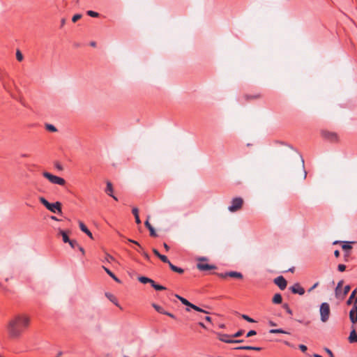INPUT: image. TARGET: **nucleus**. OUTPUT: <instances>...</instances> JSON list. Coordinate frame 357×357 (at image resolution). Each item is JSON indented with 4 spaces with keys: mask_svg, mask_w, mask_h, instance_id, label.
<instances>
[{
    "mask_svg": "<svg viewBox=\"0 0 357 357\" xmlns=\"http://www.w3.org/2000/svg\"><path fill=\"white\" fill-rule=\"evenodd\" d=\"M29 319L25 315H17L8 324L9 335L13 338L19 337L28 328Z\"/></svg>",
    "mask_w": 357,
    "mask_h": 357,
    "instance_id": "obj_1",
    "label": "nucleus"
},
{
    "mask_svg": "<svg viewBox=\"0 0 357 357\" xmlns=\"http://www.w3.org/2000/svg\"><path fill=\"white\" fill-rule=\"evenodd\" d=\"M40 202L43 204L49 211L52 213H61V203L59 202H56L54 203L49 202L45 198L41 197L39 199Z\"/></svg>",
    "mask_w": 357,
    "mask_h": 357,
    "instance_id": "obj_2",
    "label": "nucleus"
},
{
    "mask_svg": "<svg viewBox=\"0 0 357 357\" xmlns=\"http://www.w3.org/2000/svg\"><path fill=\"white\" fill-rule=\"evenodd\" d=\"M197 261V268L201 271H207L217 268L216 266L207 264L208 259L205 257L198 258Z\"/></svg>",
    "mask_w": 357,
    "mask_h": 357,
    "instance_id": "obj_3",
    "label": "nucleus"
},
{
    "mask_svg": "<svg viewBox=\"0 0 357 357\" xmlns=\"http://www.w3.org/2000/svg\"><path fill=\"white\" fill-rule=\"evenodd\" d=\"M320 316L322 322H326L329 319L331 310L328 303H322L320 305Z\"/></svg>",
    "mask_w": 357,
    "mask_h": 357,
    "instance_id": "obj_4",
    "label": "nucleus"
},
{
    "mask_svg": "<svg viewBox=\"0 0 357 357\" xmlns=\"http://www.w3.org/2000/svg\"><path fill=\"white\" fill-rule=\"evenodd\" d=\"M43 176L48 179L49 181L52 183L58 184L60 185H64L66 183V181L63 178L53 175L47 172H44L43 173Z\"/></svg>",
    "mask_w": 357,
    "mask_h": 357,
    "instance_id": "obj_5",
    "label": "nucleus"
},
{
    "mask_svg": "<svg viewBox=\"0 0 357 357\" xmlns=\"http://www.w3.org/2000/svg\"><path fill=\"white\" fill-rule=\"evenodd\" d=\"M243 204V200L241 197L234 198L231 201V206H229L228 209L231 212H235L239 210Z\"/></svg>",
    "mask_w": 357,
    "mask_h": 357,
    "instance_id": "obj_6",
    "label": "nucleus"
},
{
    "mask_svg": "<svg viewBox=\"0 0 357 357\" xmlns=\"http://www.w3.org/2000/svg\"><path fill=\"white\" fill-rule=\"evenodd\" d=\"M321 136L325 139L331 142H335L338 140V137L335 132H329L327 130H323L321 132Z\"/></svg>",
    "mask_w": 357,
    "mask_h": 357,
    "instance_id": "obj_7",
    "label": "nucleus"
},
{
    "mask_svg": "<svg viewBox=\"0 0 357 357\" xmlns=\"http://www.w3.org/2000/svg\"><path fill=\"white\" fill-rule=\"evenodd\" d=\"M219 340L226 343H241L243 342V340H232L227 334H219Z\"/></svg>",
    "mask_w": 357,
    "mask_h": 357,
    "instance_id": "obj_8",
    "label": "nucleus"
},
{
    "mask_svg": "<svg viewBox=\"0 0 357 357\" xmlns=\"http://www.w3.org/2000/svg\"><path fill=\"white\" fill-rule=\"evenodd\" d=\"M274 283L278 286L281 290H284L287 285V280L283 276H278L274 279Z\"/></svg>",
    "mask_w": 357,
    "mask_h": 357,
    "instance_id": "obj_9",
    "label": "nucleus"
},
{
    "mask_svg": "<svg viewBox=\"0 0 357 357\" xmlns=\"http://www.w3.org/2000/svg\"><path fill=\"white\" fill-rule=\"evenodd\" d=\"M289 289L293 294L303 295L305 294V289L299 283H295L293 286H291Z\"/></svg>",
    "mask_w": 357,
    "mask_h": 357,
    "instance_id": "obj_10",
    "label": "nucleus"
},
{
    "mask_svg": "<svg viewBox=\"0 0 357 357\" xmlns=\"http://www.w3.org/2000/svg\"><path fill=\"white\" fill-rule=\"evenodd\" d=\"M349 319L352 324L357 322V305H354L349 311Z\"/></svg>",
    "mask_w": 357,
    "mask_h": 357,
    "instance_id": "obj_11",
    "label": "nucleus"
},
{
    "mask_svg": "<svg viewBox=\"0 0 357 357\" xmlns=\"http://www.w3.org/2000/svg\"><path fill=\"white\" fill-rule=\"evenodd\" d=\"M105 192L110 197H112L114 200H118L117 197L113 194V186L112 183L110 181L107 182V186L105 189Z\"/></svg>",
    "mask_w": 357,
    "mask_h": 357,
    "instance_id": "obj_12",
    "label": "nucleus"
},
{
    "mask_svg": "<svg viewBox=\"0 0 357 357\" xmlns=\"http://www.w3.org/2000/svg\"><path fill=\"white\" fill-rule=\"evenodd\" d=\"M79 226L82 231L85 233L89 238H93L92 233L82 222H79Z\"/></svg>",
    "mask_w": 357,
    "mask_h": 357,
    "instance_id": "obj_13",
    "label": "nucleus"
},
{
    "mask_svg": "<svg viewBox=\"0 0 357 357\" xmlns=\"http://www.w3.org/2000/svg\"><path fill=\"white\" fill-rule=\"evenodd\" d=\"M144 225L146 226V227L150 231V235L153 237H155L157 236V234L155 231V229L153 227V226L150 224V222H149V220H147L146 221H145L144 222Z\"/></svg>",
    "mask_w": 357,
    "mask_h": 357,
    "instance_id": "obj_14",
    "label": "nucleus"
},
{
    "mask_svg": "<svg viewBox=\"0 0 357 357\" xmlns=\"http://www.w3.org/2000/svg\"><path fill=\"white\" fill-rule=\"evenodd\" d=\"M348 340L350 343H354L357 342V333L354 328L352 329V331L350 332Z\"/></svg>",
    "mask_w": 357,
    "mask_h": 357,
    "instance_id": "obj_15",
    "label": "nucleus"
},
{
    "mask_svg": "<svg viewBox=\"0 0 357 357\" xmlns=\"http://www.w3.org/2000/svg\"><path fill=\"white\" fill-rule=\"evenodd\" d=\"M227 275H229L228 277L237 279H242L243 277L241 273L237 271H229L227 272Z\"/></svg>",
    "mask_w": 357,
    "mask_h": 357,
    "instance_id": "obj_16",
    "label": "nucleus"
},
{
    "mask_svg": "<svg viewBox=\"0 0 357 357\" xmlns=\"http://www.w3.org/2000/svg\"><path fill=\"white\" fill-rule=\"evenodd\" d=\"M169 268H171V270H172V271H174V272H176V273H178L182 274V273H183V272H184V270H183V268H180V267H178V266H176L174 265V264H172V263H169Z\"/></svg>",
    "mask_w": 357,
    "mask_h": 357,
    "instance_id": "obj_17",
    "label": "nucleus"
},
{
    "mask_svg": "<svg viewBox=\"0 0 357 357\" xmlns=\"http://www.w3.org/2000/svg\"><path fill=\"white\" fill-rule=\"evenodd\" d=\"M102 268L112 279H114L117 282H120L119 279L109 268L104 266H102Z\"/></svg>",
    "mask_w": 357,
    "mask_h": 357,
    "instance_id": "obj_18",
    "label": "nucleus"
},
{
    "mask_svg": "<svg viewBox=\"0 0 357 357\" xmlns=\"http://www.w3.org/2000/svg\"><path fill=\"white\" fill-rule=\"evenodd\" d=\"M275 304H280L282 302V297L280 294H275L272 300Z\"/></svg>",
    "mask_w": 357,
    "mask_h": 357,
    "instance_id": "obj_19",
    "label": "nucleus"
},
{
    "mask_svg": "<svg viewBox=\"0 0 357 357\" xmlns=\"http://www.w3.org/2000/svg\"><path fill=\"white\" fill-rule=\"evenodd\" d=\"M59 234L62 236L63 241L64 243H68L70 241V238L66 231L59 229Z\"/></svg>",
    "mask_w": 357,
    "mask_h": 357,
    "instance_id": "obj_20",
    "label": "nucleus"
},
{
    "mask_svg": "<svg viewBox=\"0 0 357 357\" xmlns=\"http://www.w3.org/2000/svg\"><path fill=\"white\" fill-rule=\"evenodd\" d=\"M139 281L143 284L150 283L151 284L153 283V280L151 278H149L145 276H141L138 278Z\"/></svg>",
    "mask_w": 357,
    "mask_h": 357,
    "instance_id": "obj_21",
    "label": "nucleus"
},
{
    "mask_svg": "<svg viewBox=\"0 0 357 357\" xmlns=\"http://www.w3.org/2000/svg\"><path fill=\"white\" fill-rule=\"evenodd\" d=\"M152 306L158 313H160L162 314H167V311H165L161 306H160L155 303H153Z\"/></svg>",
    "mask_w": 357,
    "mask_h": 357,
    "instance_id": "obj_22",
    "label": "nucleus"
},
{
    "mask_svg": "<svg viewBox=\"0 0 357 357\" xmlns=\"http://www.w3.org/2000/svg\"><path fill=\"white\" fill-rule=\"evenodd\" d=\"M356 293H357V289H354V290L351 292V295H350L349 298H348V300L347 301V305H351V304L353 303V302H354V301H353V300L354 299V297H355V296H356Z\"/></svg>",
    "mask_w": 357,
    "mask_h": 357,
    "instance_id": "obj_23",
    "label": "nucleus"
},
{
    "mask_svg": "<svg viewBox=\"0 0 357 357\" xmlns=\"http://www.w3.org/2000/svg\"><path fill=\"white\" fill-rule=\"evenodd\" d=\"M151 287L154 288L156 291H162L166 289L165 287L156 284L154 281L153 283L151 284Z\"/></svg>",
    "mask_w": 357,
    "mask_h": 357,
    "instance_id": "obj_24",
    "label": "nucleus"
},
{
    "mask_svg": "<svg viewBox=\"0 0 357 357\" xmlns=\"http://www.w3.org/2000/svg\"><path fill=\"white\" fill-rule=\"evenodd\" d=\"M270 333H284V334H289V333L285 331L282 328H278V329H271L269 331Z\"/></svg>",
    "mask_w": 357,
    "mask_h": 357,
    "instance_id": "obj_25",
    "label": "nucleus"
},
{
    "mask_svg": "<svg viewBox=\"0 0 357 357\" xmlns=\"http://www.w3.org/2000/svg\"><path fill=\"white\" fill-rule=\"evenodd\" d=\"M344 283V281L343 280H340L338 282L337 284V287L335 288V294L337 296L340 291V289L342 287V284Z\"/></svg>",
    "mask_w": 357,
    "mask_h": 357,
    "instance_id": "obj_26",
    "label": "nucleus"
},
{
    "mask_svg": "<svg viewBox=\"0 0 357 357\" xmlns=\"http://www.w3.org/2000/svg\"><path fill=\"white\" fill-rule=\"evenodd\" d=\"M350 242L344 241L343 242V245L342 246V249L344 250H351L352 248L351 245H350Z\"/></svg>",
    "mask_w": 357,
    "mask_h": 357,
    "instance_id": "obj_27",
    "label": "nucleus"
},
{
    "mask_svg": "<svg viewBox=\"0 0 357 357\" xmlns=\"http://www.w3.org/2000/svg\"><path fill=\"white\" fill-rule=\"evenodd\" d=\"M45 128L47 129V130L50 132H56L57 130L56 127L52 124H46Z\"/></svg>",
    "mask_w": 357,
    "mask_h": 357,
    "instance_id": "obj_28",
    "label": "nucleus"
},
{
    "mask_svg": "<svg viewBox=\"0 0 357 357\" xmlns=\"http://www.w3.org/2000/svg\"><path fill=\"white\" fill-rule=\"evenodd\" d=\"M175 296H176V298H178V300H179V301H180L183 304V305H188V303H189V301H188L186 298H183V297H182V296H179V295H178V294H176V295H175Z\"/></svg>",
    "mask_w": 357,
    "mask_h": 357,
    "instance_id": "obj_29",
    "label": "nucleus"
},
{
    "mask_svg": "<svg viewBox=\"0 0 357 357\" xmlns=\"http://www.w3.org/2000/svg\"><path fill=\"white\" fill-rule=\"evenodd\" d=\"M261 97L260 94H255V95H245V98L247 100H251V99H257V98H259Z\"/></svg>",
    "mask_w": 357,
    "mask_h": 357,
    "instance_id": "obj_30",
    "label": "nucleus"
},
{
    "mask_svg": "<svg viewBox=\"0 0 357 357\" xmlns=\"http://www.w3.org/2000/svg\"><path fill=\"white\" fill-rule=\"evenodd\" d=\"M158 258L164 263L169 264L170 261L168 259L167 257L163 255H160Z\"/></svg>",
    "mask_w": 357,
    "mask_h": 357,
    "instance_id": "obj_31",
    "label": "nucleus"
},
{
    "mask_svg": "<svg viewBox=\"0 0 357 357\" xmlns=\"http://www.w3.org/2000/svg\"><path fill=\"white\" fill-rule=\"evenodd\" d=\"M234 349L238 350H252V346H240Z\"/></svg>",
    "mask_w": 357,
    "mask_h": 357,
    "instance_id": "obj_32",
    "label": "nucleus"
},
{
    "mask_svg": "<svg viewBox=\"0 0 357 357\" xmlns=\"http://www.w3.org/2000/svg\"><path fill=\"white\" fill-rule=\"evenodd\" d=\"M241 317H242L244 320H245V321H248V322H250V323H254V322H255V321L252 318L250 317L249 316H248V315H246V314H242V315H241Z\"/></svg>",
    "mask_w": 357,
    "mask_h": 357,
    "instance_id": "obj_33",
    "label": "nucleus"
},
{
    "mask_svg": "<svg viewBox=\"0 0 357 357\" xmlns=\"http://www.w3.org/2000/svg\"><path fill=\"white\" fill-rule=\"evenodd\" d=\"M282 307L286 310V312L289 314H293V312L292 310L290 309L289 305L287 303H284L282 305Z\"/></svg>",
    "mask_w": 357,
    "mask_h": 357,
    "instance_id": "obj_34",
    "label": "nucleus"
},
{
    "mask_svg": "<svg viewBox=\"0 0 357 357\" xmlns=\"http://www.w3.org/2000/svg\"><path fill=\"white\" fill-rule=\"evenodd\" d=\"M87 15L92 17H97L99 16V13L93 10H88Z\"/></svg>",
    "mask_w": 357,
    "mask_h": 357,
    "instance_id": "obj_35",
    "label": "nucleus"
},
{
    "mask_svg": "<svg viewBox=\"0 0 357 357\" xmlns=\"http://www.w3.org/2000/svg\"><path fill=\"white\" fill-rule=\"evenodd\" d=\"M192 309L197 311V312H203V313H205V314H208V312L203 309H202L201 307L197 306V305H192Z\"/></svg>",
    "mask_w": 357,
    "mask_h": 357,
    "instance_id": "obj_36",
    "label": "nucleus"
},
{
    "mask_svg": "<svg viewBox=\"0 0 357 357\" xmlns=\"http://www.w3.org/2000/svg\"><path fill=\"white\" fill-rule=\"evenodd\" d=\"M68 243H69L72 248H75L79 245V244L75 240H70V241L68 242Z\"/></svg>",
    "mask_w": 357,
    "mask_h": 357,
    "instance_id": "obj_37",
    "label": "nucleus"
},
{
    "mask_svg": "<svg viewBox=\"0 0 357 357\" xmlns=\"http://www.w3.org/2000/svg\"><path fill=\"white\" fill-rule=\"evenodd\" d=\"M137 251L139 252V253H141L146 259H149V254L147 252L143 251L142 248L140 250L137 249Z\"/></svg>",
    "mask_w": 357,
    "mask_h": 357,
    "instance_id": "obj_38",
    "label": "nucleus"
},
{
    "mask_svg": "<svg viewBox=\"0 0 357 357\" xmlns=\"http://www.w3.org/2000/svg\"><path fill=\"white\" fill-rule=\"evenodd\" d=\"M16 58L19 61H21L23 59V55L19 50L16 52Z\"/></svg>",
    "mask_w": 357,
    "mask_h": 357,
    "instance_id": "obj_39",
    "label": "nucleus"
},
{
    "mask_svg": "<svg viewBox=\"0 0 357 357\" xmlns=\"http://www.w3.org/2000/svg\"><path fill=\"white\" fill-rule=\"evenodd\" d=\"M82 17V15L81 14H76L75 15L73 18H72V21L73 22H76L78 20H79L80 18Z\"/></svg>",
    "mask_w": 357,
    "mask_h": 357,
    "instance_id": "obj_40",
    "label": "nucleus"
},
{
    "mask_svg": "<svg viewBox=\"0 0 357 357\" xmlns=\"http://www.w3.org/2000/svg\"><path fill=\"white\" fill-rule=\"evenodd\" d=\"M244 333V331L243 330H239L238 331H237L235 334H234L231 337H240Z\"/></svg>",
    "mask_w": 357,
    "mask_h": 357,
    "instance_id": "obj_41",
    "label": "nucleus"
},
{
    "mask_svg": "<svg viewBox=\"0 0 357 357\" xmlns=\"http://www.w3.org/2000/svg\"><path fill=\"white\" fill-rule=\"evenodd\" d=\"M350 289H351V287L349 285H346L343 289V294L347 295L349 293V291H350Z\"/></svg>",
    "mask_w": 357,
    "mask_h": 357,
    "instance_id": "obj_42",
    "label": "nucleus"
},
{
    "mask_svg": "<svg viewBox=\"0 0 357 357\" xmlns=\"http://www.w3.org/2000/svg\"><path fill=\"white\" fill-rule=\"evenodd\" d=\"M346 269V266L344 264H339L337 266V270L340 272L344 271Z\"/></svg>",
    "mask_w": 357,
    "mask_h": 357,
    "instance_id": "obj_43",
    "label": "nucleus"
},
{
    "mask_svg": "<svg viewBox=\"0 0 357 357\" xmlns=\"http://www.w3.org/2000/svg\"><path fill=\"white\" fill-rule=\"evenodd\" d=\"M256 334H257V332H256L255 331H254V330H251V331H250L247 333L246 337H251V336H252V335H255Z\"/></svg>",
    "mask_w": 357,
    "mask_h": 357,
    "instance_id": "obj_44",
    "label": "nucleus"
},
{
    "mask_svg": "<svg viewBox=\"0 0 357 357\" xmlns=\"http://www.w3.org/2000/svg\"><path fill=\"white\" fill-rule=\"evenodd\" d=\"M217 275L221 278H226L227 277H228L229 275H227V272H225V273H217Z\"/></svg>",
    "mask_w": 357,
    "mask_h": 357,
    "instance_id": "obj_45",
    "label": "nucleus"
},
{
    "mask_svg": "<svg viewBox=\"0 0 357 357\" xmlns=\"http://www.w3.org/2000/svg\"><path fill=\"white\" fill-rule=\"evenodd\" d=\"M325 351L328 354V356L330 357H335L333 353L331 351V349H329L328 348H325Z\"/></svg>",
    "mask_w": 357,
    "mask_h": 357,
    "instance_id": "obj_46",
    "label": "nucleus"
},
{
    "mask_svg": "<svg viewBox=\"0 0 357 357\" xmlns=\"http://www.w3.org/2000/svg\"><path fill=\"white\" fill-rule=\"evenodd\" d=\"M132 214L134 215V216L135 217L136 215H139V210L136 207H134L132 210Z\"/></svg>",
    "mask_w": 357,
    "mask_h": 357,
    "instance_id": "obj_47",
    "label": "nucleus"
},
{
    "mask_svg": "<svg viewBox=\"0 0 357 357\" xmlns=\"http://www.w3.org/2000/svg\"><path fill=\"white\" fill-rule=\"evenodd\" d=\"M298 347L303 352H305L307 349V347L304 344H300Z\"/></svg>",
    "mask_w": 357,
    "mask_h": 357,
    "instance_id": "obj_48",
    "label": "nucleus"
},
{
    "mask_svg": "<svg viewBox=\"0 0 357 357\" xmlns=\"http://www.w3.org/2000/svg\"><path fill=\"white\" fill-rule=\"evenodd\" d=\"M112 259H113V257H112L111 255H108V254L106 255V257H105V261H107L109 262V261H110V260H112Z\"/></svg>",
    "mask_w": 357,
    "mask_h": 357,
    "instance_id": "obj_49",
    "label": "nucleus"
},
{
    "mask_svg": "<svg viewBox=\"0 0 357 357\" xmlns=\"http://www.w3.org/2000/svg\"><path fill=\"white\" fill-rule=\"evenodd\" d=\"M153 253H154V255H155V256H157L158 257L161 255V254L158 252V250L157 249H155V248H153Z\"/></svg>",
    "mask_w": 357,
    "mask_h": 357,
    "instance_id": "obj_50",
    "label": "nucleus"
},
{
    "mask_svg": "<svg viewBox=\"0 0 357 357\" xmlns=\"http://www.w3.org/2000/svg\"><path fill=\"white\" fill-rule=\"evenodd\" d=\"M55 167L56 169H59V170H62L63 169V167L61 164H59V162H56L55 164Z\"/></svg>",
    "mask_w": 357,
    "mask_h": 357,
    "instance_id": "obj_51",
    "label": "nucleus"
},
{
    "mask_svg": "<svg viewBox=\"0 0 357 357\" xmlns=\"http://www.w3.org/2000/svg\"><path fill=\"white\" fill-rule=\"evenodd\" d=\"M135 222H136V223H137V225L141 224V220H140V219H139V215H136V216L135 217Z\"/></svg>",
    "mask_w": 357,
    "mask_h": 357,
    "instance_id": "obj_52",
    "label": "nucleus"
},
{
    "mask_svg": "<svg viewBox=\"0 0 357 357\" xmlns=\"http://www.w3.org/2000/svg\"><path fill=\"white\" fill-rule=\"evenodd\" d=\"M319 285V282H316L309 290L308 291H312L314 289H315Z\"/></svg>",
    "mask_w": 357,
    "mask_h": 357,
    "instance_id": "obj_53",
    "label": "nucleus"
},
{
    "mask_svg": "<svg viewBox=\"0 0 357 357\" xmlns=\"http://www.w3.org/2000/svg\"><path fill=\"white\" fill-rule=\"evenodd\" d=\"M129 241H130V242H132V243H135V244H136L137 245H138V247H139V250H140V249H142V247H141V245L139 244V243H138V242H137V241H134V240H130V239L129 240Z\"/></svg>",
    "mask_w": 357,
    "mask_h": 357,
    "instance_id": "obj_54",
    "label": "nucleus"
},
{
    "mask_svg": "<svg viewBox=\"0 0 357 357\" xmlns=\"http://www.w3.org/2000/svg\"><path fill=\"white\" fill-rule=\"evenodd\" d=\"M165 315H167V316H169V317H171L172 319H175L176 318L175 316L172 313H171V312H167V314H165Z\"/></svg>",
    "mask_w": 357,
    "mask_h": 357,
    "instance_id": "obj_55",
    "label": "nucleus"
},
{
    "mask_svg": "<svg viewBox=\"0 0 357 357\" xmlns=\"http://www.w3.org/2000/svg\"><path fill=\"white\" fill-rule=\"evenodd\" d=\"M77 248H78L80 252H82V255H84V248L82 246H80L79 245L77 246Z\"/></svg>",
    "mask_w": 357,
    "mask_h": 357,
    "instance_id": "obj_56",
    "label": "nucleus"
},
{
    "mask_svg": "<svg viewBox=\"0 0 357 357\" xmlns=\"http://www.w3.org/2000/svg\"><path fill=\"white\" fill-rule=\"evenodd\" d=\"M252 350H253V351H261V347H253V346H252Z\"/></svg>",
    "mask_w": 357,
    "mask_h": 357,
    "instance_id": "obj_57",
    "label": "nucleus"
},
{
    "mask_svg": "<svg viewBox=\"0 0 357 357\" xmlns=\"http://www.w3.org/2000/svg\"><path fill=\"white\" fill-rule=\"evenodd\" d=\"M334 255L336 257H338L340 256V251L336 250H335L334 252Z\"/></svg>",
    "mask_w": 357,
    "mask_h": 357,
    "instance_id": "obj_58",
    "label": "nucleus"
},
{
    "mask_svg": "<svg viewBox=\"0 0 357 357\" xmlns=\"http://www.w3.org/2000/svg\"><path fill=\"white\" fill-rule=\"evenodd\" d=\"M163 245H164V248H165L166 251H169V246L166 243H164Z\"/></svg>",
    "mask_w": 357,
    "mask_h": 357,
    "instance_id": "obj_59",
    "label": "nucleus"
},
{
    "mask_svg": "<svg viewBox=\"0 0 357 357\" xmlns=\"http://www.w3.org/2000/svg\"><path fill=\"white\" fill-rule=\"evenodd\" d=\"M204 319L206 321H208V322H211V317H209V316H206L204 317Z\"/></svg>",
    "mask_w": 357,
    "mask_h": 357,
    "instance_id": "obj_60",
    "label": "nucleus"
},
{
    "mask_svg": "<svg viewBox=\"0 0 357 357\" xmlns=\"http://www.w3.org/2000/svg\"><path fill=\"white\" fill-rule=\"evenodd\" d=\"M269 325L271 326H276V324L272 321H269Z\"/></svg>",
    "mask_w": 357,
    "mask_h": 357,
    "instance_id": "obj_61",
    "label": "nucleus"
},
{
    "mask_svg": "<svg viewBox=\"0 0 357 357\" xmlns=\"http://www.w3.org/2000/svg\"><path fill=\"white\" fill-rule=\"evenodd\" d=\"M199 325L201 327H202L203 328H206V326H205V325L204 324V323H202V322H199Z\"/></svg>",
    "mask_w": 357,
    "mask_h": 357,
    "instance_id": "obj_62",
    "label": "nucleus"
},
{
    "mask_svg": "<svg viewBox=\"0 0 357 357\" xmlns=\"http://www.w3.org/2000/svg\"><path fill=\"white\" fill-rule=\"evenodd\" d=\"M354 303V305L357 304V296H355Z\"/></svg>",
    "mask_w": 357,
    "mask_h": 357,
    "instance_id": "obj_63",
    "label": "nucleus"
},
{
    "mask_svg": "<svg viewBox=\"0 0 357 357\" xmlns=\"http://www.w3.org/2000/svg\"><path fill=\"white\" fill-rule=\"evenodd\" d=\"M313 357H322V356L321 355H319V354H314L313 355Z\"/></svg>",
    "mask_w": 357,
    "mask_h": 357,
    "instance_id": "obj_64",
    "label": "nucleus"
}]
</instances>
